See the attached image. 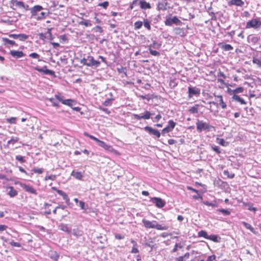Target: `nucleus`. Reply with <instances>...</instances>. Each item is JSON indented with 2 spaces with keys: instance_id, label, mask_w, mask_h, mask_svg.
<instances>
[{
  "instance_id": "ea45409f",
  "label": "nucleus",
  "mask_w": 261,
  "mask_h": 261,
  "mask_svg": "<svg viewBox=\"0 0 261 261\" xmlns=\"http://www.w3.org/2000/svg\"><path fill=\"white\" fill-rule=\"evenodd\" d=\"M79 24L81 25H84L86 27H90L92 25L90 20H89L83 19L82 21L79 22Z\"/></svg>"
},
{
  "instance_id": "7ed1b4c3",
  "label": "nucleus",
  "mask_w": 261,
  "mask_h": 261,
  "mask_svg": "<svg viewBox=\"0 0 261 261\" xmlns=\"http://www.w3.org/2000/svg\"><path fill=\"white\" fill-rule=\"evenodd\" d=\"M261 27V21L259 18L252 19L246 23V28H254V29H259Z\"/></svg>"
},
{
  "instance_id": "0e129e2a",
  "label": "nucleus",
  "mask_w": 261,
  "mask_h": 261,
  "mask_svg": "<svg viewBox=\"0 0 261 261\" xmlns=\"http://www.w3.org/2000/svg\"><path fill=\"white\" fill-rule=\"evenodd\" d=\"M62 196L63 197V199L65 201V202L67 203H68L69 201V198L67 194L64 192Z\"/></svg>"
},
{
  "instance_id": "bb28decb",
  "label": "nucleus",
  "mask_w": 261,
  "mask_h": 261,
  "mask_svg": "<svg viewBox=\"0 0 261 261\" xmlns=\"http://www.w3.org/2000/svg\"><path fill=\"white\" fill-rule=\"evenodd\" d=\"M215 98L219 99V105L223 109H225L227 107L226 104L224 102L223 97L222 95H215Z\"/></svg>"
},
{
  "instance_id": "49530a36",
  "label": "nucleus",
  "mask_w": 261,
  "mask_h": 261,
  "mask_svg": "<svg viewBox=\"0 0 261 261\" xmlns=\"http://www.w3.org/2000/svg\"><path fill=\"white\" fill-rule=\"evenodd\" d=\"M29 35L24 34H18V39L20 41H24L28 39Z\"/></svg>"
},
{
  "instance_id": "13d9d810",
  "label": "nucleus",
  "mask_w": 261,
  "mask_h": 261,
  "mask_svg": "<svg viewBox=\"0 0 261 261\" xmlns=\"http://www.w3.org/2000/svg\"><path fill=\"white\" fill-rule=\"evenodd\" d=\"M211 147H212V150H214V151H215L218 154H219L221 153V151L218 146H216V145H212Z\"/></svg>"
},
{
  "instance_id": "c9c22d12",
  "label": "nucleus",
  "mask_w": 261,
  "mask_h": 261,
  "mask_svg": "<svg viewBox=\"0 0 261 261\" xmlns=\"http://www.w3.org/2000/svg\"><path fill=\"white\" fill-rule=\"evenodd\" d=\"M143 24L145 28H146L148 30H151V25L150 22L147 19H144Z\"/></svg>"
},
{
  "instance_id": "69168bd1",
  "label": "nucleus",
  "mask_w": 261,
  "mask_h": 261,
  "mask_svg": "<svg viewBox=\"0 0 261 261\" xmlns=\"http://www.w3.org/2000/svg\"><path fill=\"white\" fill-rule=\"evenodd\" d=\"M181 248L182 247V246L180 245H179L177 243H176L175 245H174V247L172 251V252H175L177 251V248Z\"/></svg>"
},
{
  "instance_id": "9d476101",
  "label": "nucleus",
  "mask_w": 261,
  "mask_h": 261,
  "mask_svg": "<svg viewBox=\"0 0 261 261\" xmlns=\"http://www.w3.org/2000/svg\"><path fill=\"white\" fill-rule=\"evenodd\" d=\"M55 97L56 99H57L59 101L61 102L63 104L67 105L68 106L71 107L72 105V103L73 102V101L72 99H64L63 98L62 96H61L60 95L58 94L55 95Z\"/></svg>"
},
{
  "instance_id": "a878e982",
  "label": "nucleus",
  "mask_w": 261,
  "mask_h": 261,
  "mask_svg": "<svg viewBox=\"0 0 261 261\" xmlns=\"http://www.w3.org/2000/svg\"><path fill=\"white\" fill-rule=\"evenodd\" d=\"M154 228L156 229L157 230H166L169 228V226L166 225L159 224L155 221Z\"/></svg>"
},
{
  "instance_id": "aec40b11",
  "label": "nucleus",
  "mask_w": 261,
  "mask_h": 261,
  "mask_svg": "<svg viewBox=\"0 0 261 261\" xmlns=\"http://www.w3.org/2000/svg\"><path fill=\"white\" fill-rule=\"evenodd\" d=\"M228 5L242 7L244 5V2L242 0H231L228 2Z\"/></svg>"
},
{
  "instance_id": "e2e57ef3",
  "label": "nucleus",
  "mask_w": 261,
  "mask_h": 261,
  "mask_svg": "<svg viewBox=\"0 0 261 261\" xmlns=\"http://www.w3.org/2000/svg\"><path fill=\"white\" fill-rule=\"evenodd\" d=\"M16 119V117H11L7 119V121L11 124H14L15 123Z\"/></svg>"
},
{
  "instance_id": "5701e85b",
  "label": "nucleus",
  "mask_w": 261,
  "mask_h": 261,
  "mask_svg": "<svg viewBox=\"0 0 261 261\" xmlns=\"http://www.w3.org/2000/svg\"><path fill=\"white\" fill-rule=\"evenodd\" d=\"M176 125V123L173 120H169L168 122V125L166 127L168 131L171 132L174 128Z\"/></svg>"
},
{
  "instance_id": "423d86ee",
  "label": "nucleus",
  "mask_w": 261,
  "mask_h": 261,
  "mask_svg": "<svg viewBox=\"0 0 261 261\" xmlns=\"http://www.w3.org/2000/svg\"><path fill=\"white\" fill-rule=\"evenodd\" d=\"M100 64V62L94 60V58L92 56H87V63H86V66L89 67H98L99 66Z\"/></svg>"
},
{
  "instance_id": "4c0bfd02",
  "label": "nucleus",
  "mask_w": 261,
  "mask_h": 261,
  "mask_svg": "<svg viewBox=\"0 0 261 261\" xmlns=\"http://www.w3.org/2000/svg\"><path fill=\"white\" fill-rule=\"evenodd\" d=\"M114 100L113 97H109L107 98L103 102V105L105 106H110L112 104V101Z\"/></svg>"
},
{
  "instance_id": "338daca9",
  "label": "nucleus",
  "mask_w": 261,
  "mask_h": 261,
  "mask_svg": "<svg viewBox=\"0 0 261 261\" xmlns=\"http://www.w3.org/2000/svg\"><path fill=\"white\" fill-rule=\"evenodd\" d=\"M38 36H39V39L43 41H44L45 40V39L47 38L46 35L42 33H39L38 34Z\"/></svg>"
},
{
  "instance_id": "f704fd0d",
  "label": "nucleus",
  "mask_w": 261,
  "mask_h": 261,
  "mask_svg": "<svg viewBox=\"0 0 261 261\" xmlns=\"http://www.w3.org/2000/svg\"><path fill=\"white\" fill-rule=\"evenodd\" d=\"M79 206L81 210H83L84 212H86L88 207V205L86 204L85 202L81 200L79 201Z\"/></svg>"
},
{
  "instance_id": "4468645a",
  "label": "nucleus",
  "mask_w": 261,
  "mask_h": 261,
  "mask_svg": "<svg viewBox=\"0 0 261 261\" xmlns=\"http://www.w3.org/2000/svg\"><path fill=\"white\" fill-rule=\"evenodd\" d=\"M168 3L167 0H163V2H159L157 4L156 9L158 10L165 11L167 10V6Z\"/></svg>"
},
{
  "instance_id": "f8f14e48",
  "label": "nucleus",
  "mask_w": 261,
  "mask_h": 261,
  "mask_svg": "<svg viewBox=\"0 0 261 261\" xmlns=\"http://www.w3.org/2000/svg\"><path fill=\"white\" fill-rule=\"evenodd\" d=\"M58 227L59 229L69 234L71 233V228L67 224L64 223H60Z\"/></svg>"
},
{
  "instance_id": "8fccbe9b",
  "label": "nucleus",
  "mask_w": 261,
  "mask_h": 261,
  "mask_svg": "<svg viewBox=\"0 0 261 261\" xmlns=\"http://www.w3.org/2000/svg\"><path fill=\"white\" fill-rule=\"evenodd\" d=\"M15 159L20 162L21 163H23L25 162V160L24 159V157L20 155H17L15 156Z\"/></svg>"
},
{
  "instance_id": "473e14b6",
  "label": "nucleus",
  "mask_w": 261,
  "mask_h": 261,
  "mask_svg": "<svg viewBox=\"0 0 261 261\" xmlns=\"http://www.w3.org/2000/svg\"><path fill=\"white\" fill-rule=\"evenodd\" d=\"M221 47L225 51H229L233 49V47L228 44H222Z\"/></svg>"
},
{
  "instance_id": "f03ea898",
  "label": "nucleus",
  "mask_w": 261,
  "mask_h": 261,
  "mask_svg": "<svg viewBox=\"0 0 261 261\" xmlns=\"http://www.w3.org/2000/svg\"><path fill=\"white\" fill-rule=\"evenodd\" d=\"M196 124L198 132H201L204 130L211 131L212 128H214V127L210 123H205L202 120H197Z\"/></svg>"
},
{
  "instance_id": "79ce46f5",
  "label": "nucleus",
  "mask_w": 261,
  "mask_h": 261,
  "mask_svg": "<svg viewBox=\"0 0 261 261\" xmlns=\"http://www.w3.org/2000/svg\"><path fill=\"white\" fill-rule=\"evenodd\" d=\"M198 236L199 237H203L206 239H208V235L207 233L204 230H200L198 233Z\"/></svg>"
},
{
  "instance_id": "774afa93",
  "label": "nucleus",
  "mask_w": 261,
  "mask_h": 261,
  "mask_svg": "<svg viewBox=\"0 0 261 261\" xmlns=\"http://www.w3.org/2000/svg\"><path fill=\"white\" fill-rule=\"evenodd\" d=\"M49 100L52 103V105L54 107H58L59 103L55 101V99L53 98H50L49 99Z\"/></svg>"
},
{
  "instance_id": "a19ab883",
  "label": "nucleus",
  "mask_w": 261,
  "mask_h": 261,
  "mask_svg": "<svg viewBox=\"0 0 261 261\" xmlns=\"http://www.w3.org/2000/svg\"><path fill=\"white\" fill-rule=\"evenodd\" d=\"M52 29H53L52 28H47V33H46V35H47L46 36H47V38H48L50 40H52L54 38V37L53 36L52 33H51Z\"/></svg>"
},
{
  "instance_id": "7c9ffc66",
  "label": "nucleus",
  "mask_w": 261,
  "mask_h": 261,
  "mask_svg": "<svg viewBox=\"0 0 261 261\" xmlns=\"http://www.w3.org/2000/svg\"><path fill=\"white\" fill-rule=\"evenodd\" d=\"M9 189L8 194L11 197H13L17 195V191L13 187H10Z\"/></svg>"
},
{
  "instance_id": "c03bdc74",
  "label": "nucleus",
  "mask_w": 261,
  "mask_h": 261,
  "mask_svg": "<svg viewBox=\"0 0 261 261\" xmlns=\"http://www.w3.org/2000/svg\"><path fill=\"white\" fill-rule=\"evenodd\" d=\"M29 57H30L32 58H34V59H37L38 62H40L42 61V60L41 59H40V55L36 53H33L30 54L29 55Z\"/></svg>"
},
{
  "instance_id": "4d7b16f0",
  "label": "nucleus",
  "mask_w": 261,
  "mask_h": 261,
  "mask_svg": "<svg viewBox=\"0 0 261 261\" xmlns=\"http://www.w3.org/2000/svg\"><path fill=\"white\" fill-rule=\"evenodd\" d=\"M56 178V176L55 175H50L49 176H46L44 178L45 180H47L50 179L51 180H55Z\"/></svg>"
},
{
  "instance_id": "9b49d317",
  "label": "nucleus",
  "mask_w": 261,
  "mask_h": 261,
  "mask_svg": "<svg viewBox=\"0 0 261 261\" xmlns=\"http://www.w3.org/2000/svg\"><path fill=\"white\" fill-rule=\"evenodd\" d=\"M21 188H23V189H24L25 191H27L29 193H32V194H35V195L37 194V192L36 190L31 186L26 185L24 184H21Z\"/></svg>"
},
{
  "instance_id": "c85d7f7f",
  "label": "nucleus",
  "mask_w": 261,
  "mask_h": 261,
  "mask_svg": "<svg viewBox=\"0 0 261 261\" xmlns=\"http://www.w3.org/2000/svg\"><path fill=\"white\" fill-rule=\"evenodd\" d=\"M71 175L77 179H81L83 177L82 173L81 172L73 171Z\"/></svg>"
},
{
  "instance_id": "39448f33",
  "label": "nucleus",
  "mask_w": 261,
  "mask_h": 261,
  "mask_svg": "<svg viewBox=\"0 0 261 261\" xmlns=\"http://www.w3.org/2000/svg\"><path fill=\"white\" fill-rule=\"evenodd\" d=\"M152 114H153L151 113L149 111H148L146 110L144 112V113H143L142 114L138 115V114H133L132 116L134 119H137V120H139L142 119H145V120L149 119H150V116Z\"/></svg>"
},
{
  "instance_id": "680f3d73",
  "label": "nucleus",
  "mask_w": 261,
  "mask_h": 261,
  "mask_svg": "<svg viewBox=\"0 0 261 261\" xmlns=\"http://www.w3.org/2000/svg\"><path fill=\"white\" fill-rule=\"evenodd\" d=\"M10 244L14 247H21V245L19 243L15 242L14 241H12L10 242Z\"/></svg>"
},
{
  "instance_id": "6ab92c4d",
  "label": "nucleus",
  "mask_w": 261,
  "mask_h": 261,
  "mask_svg": "<svg viewBox=\"0 0 261 261\" xmlns=\"http://www.w3.org/2000/svg\"><path fill=\"white\" fill-rule=\"evenodd\" d=\"M139 5L142 9H149L151 8L150 4L145 1L140 0Z\"/></svg>"
},
{
  "instance_id": "b1692460",
  "label": "nucleus",
  "mask_w": 261,
  "mask_h": 261,
  "mask_svg": "<svg viewBox=\"0 0 261 261\" xmlns=\"http://www.w3.org/2000/svg\"><path fill=\"white\" fill-rule=\"evenodd\" d=\"M71 233L73 236H75L77 238L81 237L83 234V231L80 230L78 228H74L72 229V230H71Z\"/></svg>"
},
{
  "instance_id": "f3484780",
  "label": "nucleus",
  "mask_w": 261,
  "mask_h": 261,
  "mask_svg": "<svg viewBox=\"0 0 261 261\" xmlns=\"http://www.w3.org/2000/svg\"><path fill=\"white\" fill-rule=\"evenodd\" d=\"M48 256L50 258L54 260L55 261H57L59 258V254L55 251L50 250L48 252Z\"/></svg>"
},
{
  "instance_id": "1a4fd4ad",
  "label": "nucleus",
  "mask_w": 261,
  "mask_h": 261,
  "mask_svg": "<svg viewBox=\"0 0 261 261\" xmlns=\"http://www.w3.org/2000/svg\"><path fill=\"white\" fill-rule=\"evenodd\" d=\"M144 130L148 132L149 135L154 136L157 138H160L161 136V133L158 130L154 129L150 126H145L144 127Z\"/></svg>"
},
{
  "instance_id": "e433bc0d",
  "label": "nucleus",
  "mask_w": 261,
  "mask_h": 261,
  "mask_svg": "<svg viewBox=\"0 0 261 261\" xmlns=\"http://www.w3.org/2000/svg\"><path fill=\"white\" fill-rule=\"evenodd\" d=\"M242 224L246 227V228L249 229L251 232L255 233V232L254 230V228L252 227V226L250 224L246 222H242Z\"/></svg>"
},
{
  "instance_id": "2f4dec72",
  "label": "nucleus",
  "mask_w": 261,
  "mask_h": 261,
  "mask_svg": "<svg viewBox=\"0 0 261 261\" xmlns=\"http://www.w3.org/2000/svg\"><path fill=\"white\" fill-rule=\"evenodd\" d=\"M131 242L133 244V246L131 252L133 253H137L139 252V250L137 248V244L136 241L133 240H131Z\"/></svg>"
},
{
  "instance_id": "412c9836",
  "label": "nucleus",
  "mask_w": 261,
  "mask_h": 261,
  "mask_svg": "<svg viewBox=\"0 0 261 261\" xmlns=\"http://www.w3.org/2000/svg\"><path fill=\"white\" fill-rule=\"evenodd\" d=\"M35 69L39 72H43L45 74L53 75L55 73V72L54 71L47 69L44 70L42 68L35 67Z\"/></svg>"
},
{
  "instance_id": "052dcab7",
  "label": "nucleus",
  "mask_w": 261,
  "mask_h": 261,
  "mask_svg": "<svg viewBox=\"0 0 261 261\" xmlns=\"http://www.w3.org/2000/svg\"><path fill=\"white\" fill-rule=\"evenodd\" d=\"M252 62L254 64H257L259 66H261V61L260 59L256 58H253Z\"/></svg>"
},
{
  "instance_id": "58836bf2",
  "label": "nucleus",
  "mask_w": 261,
  "mask_h": 261,
  "mask_svg": "<svg viewBox=\"0 0 261 261\" xmlns=\"http://www.w3.org/2000/svg\"><path fill=\"white\" fill-rule=\"evenodd\" d=\"M18 140H19V138L18 137H12L11 139L8 141L7 143H8V144L14 145L15 143L17 142L18 141Z\"/></svg>"
},
{
  "instance_id": "cd10ccee",
  "label": "nucleus",
  "mask_w": 261,
  "mask_h": 261,
  "mask_svg": "<svg viewBox=\"0 0 261 261\" xmlns=\"http://www.w3.org/2000/svg\"><path fill=\"white\" fill-rule=\"evenodd\" d=\"M3 41L5 43V45H10L11 46L15 45L17 46V44L13 40H10L7 38H3Z\"/></svg>"
},
{
  "instance_id": "a18cd8bd",
  "label": "nucleus",
  "mask_w": 261,
  "mask_h": 261,
  "mask_svg": "<svg viewBox=\"0 0 261 261\" xmlns=\"http://www.w3.org/2000/svg\"><path fill=\"white\" fill-rule=\"evenodd\" d=\"M143 25V22L141 21H137L134 23L135 30H139L141 29Z\"/></svg>"
},
{
  "instance_id": "a211bd4d",
  "label": "nucleus",
  "mask_w": 261,
  "mask_h": 261,
  "mask_svg": "<svg viewBox=\"0 0 261 261\" xmlns=\"http://www.w3.org/2000/svg\"><path fill=\"white\" fill-rule=\"evenodd\" d=\"M97 143L99 146L103 148L106 150L112 151L113 149L111 146L107 144L105 142L100 140Z\"/></svg>"
},
{
  "instance_id": "09e8293b",
  "label": "nucleus",
  "mask_w": 261,
  "mask_h": 261,
  "mask_svg": "<svg viewBox=\"0 0 261 261\" xmlns=\"http://www.w3.org/2000/svg\"><path fill=\"white\" fill-rule=\"evenodd\" d=\"M84 135L85 136H87V137H88L89 138H90L92 140H93L94 141H95L97 143H98V142L99 141V139H97V138L95 137L94 136H92V135H91L90 134H89L87 132H85L84 133Z\"/></svg>"
},
{
  "instance_id": "2eb2a0df",
  "label": "nucleus",
  "mask_w": 261,
  "mask_h": 261,
  "mask_svg": "<svg viewBox=\"0 0 261 261\" xmlns=\"http://www.w3.org/2000/svg\"><path fill=\"white\" fill-rule=\"evenodd\" d=\"M142 222L145 228H154L155 221H150L146 219H143Z\"/></svg>"
},
{
  "instance_id": "393cba45",
  "label": "nucleus",
  "mask_w": 261,
  "mask_h": 261,
  "mask_svg": "<svg viewBox=\"0 0 261 261\" xmlns=\"http://www.w3.org/2000/svg\"><path fill=\"white\" fill-rule=\"evenodd\" d=\"M232 99L233 100L239 102L242 105H245L246 103V101L242 98L237 94H234L232 97Z\"/></svg>"
},
{
  "instance_id": "20e7f679",
  "label": "nucleus",
  "mask_w": 261,
  "mask_h": 261,
  "mask_svg": "<svg viewBox=\"0 0 261 261\" xmlns=\"http://www.w3.org/2000/svg\"><path fill=\"white\" fill-rule=\"evenodd\" d=\"M165 24L167 26H171L173 24L180 25L182 22L177 18V16H173L172 18L167 17L165 21Z\"/></svg>"
},
{
  "instance_id": "ddd939ff",
  "label": "nucleus",
  "mask_w": 261,
  "mask_h": 261,
  "mask_svg": "<svg viewBox=\"0 0 261 261\" xmlns=\"http://www.w3.org/2000/svg\"><path fill=\"white\" fill-rule=\"evenodd\" d=\"M11 7L13 10H16L17 8H22L24 7V3L21 1H18L17 0H12L11 1Z\"/></svg>"
},
{
  "instance_id": "6e6552de",
  "label": "nucleus",
  "mask_w": 261,
  "mask_h": 261,
  "mask_svg": "<svg viewBox=\"0 0 261 261\" xmlns=\"http://www.w3.org/2000/svg\"><path fill=\"white\" fill-rule=\"evenodd\" d=\"M188 97L191 98L193 95L199 96L200 93L199 89L196 87H188Z\"/></svg>"
},
{
  "instance_id": "f257e3e1",
  "label": "nucleus",
  "mask_w": 261,
  "mask_h": 261,
  "mask_svg": "<svg viewBox=\"0 0 261 261\" xmlns=\"http://www.w3.org/2000/svg\"><path fill=\"white\" fill-rule=\"evenodd\" d=\"M22 8L25 10H30L31 13V17L35 18L37 20L44 19L46 15V13L44 12H41L39 14L38 13V12H40L43 9V7L40 5H36L33 8L29 9V6L28 5H25L24 4V7H22Z\"/></svg>"
},
{
  "instance_id": "0eeeda50",
  "label": "nucleus",
  "mask_w": 261,
  "mask_h": 261,
  "mask_svg": "<svg viewBox=\"0 0 261 261\" xmlns=\"http://www.w3.org/2000/svg\"><path fill=\"white\" fill-rule=\"evenodd\" d=\"M150 201L159 208H162L165 205L166 202L161 198L152 197Z\"/></svg>"
},
{
  "instance_id": "37998d69",
  "label": "nucleus",
  "mask_w": 261,
  "mask_h": 261,
  "mask_svg": "<svg viewBox=\"0 0 261 261\" xmlns=\"http://www.w3.org/2000/svg\"><path fill=\"white\" fill-rule=\"evenodd\" d=\"M174 32L176 35H179L180 36H183L184 34V30L182 29L179 28H175Z\"/></svg>"
},
{
  "instance_id": "de8ad7c7",
  "label": "nucleus",
  "mask_w": 261,
  "mask_h": 261,
  "mask_svg": "<svg viewBox=\"0 0 261 261\" xmlns=\"http://www.w3.org/2000/svg\"><path fill=\"white\" fill-rule=\"evenodd\" d=\"M218 140H219L218 143L223 146H227L229 144V143L223 139H218Z\"/></svg>"
},
{
  "instance_id": "4be33fe9",
  "label": "nucleus",
  "mask_w": 261,
  "mask_h": 261,
  "mask_svg": "<svg viewBox=\"0 0 261 261\" xmlns=\"http://www.w3.org/2000/svg\"><path fill=\"white\" fill-rule=\"evenodd\" d=\"M243 91L244 88L242 87L237 88L236 89L233 90L228 89L229 94L232 95H233L234 94H236L237 93H242Z\"/></svg>"
},
{
  "instance_id": "dca6fc26",
  "label": "nucleus",
  "mask_w": 261,
  "mask_h": 261,
  "mask_svg": "<svg viewBox=\"0 0 261 261\" xmlns=\"http://www.w3.org/2000/svg\"><path fill=\"white\" fill-rule=\"evenodd\" d=\"M10 55L16 59L20 58L24 56V54L22 51L12 50L10 51Z\"/></svg>"
},
{
  "instance_id": "72a5a7b5",
  "label": "nucleus",
  "mask_w": 261,
  "mask_h": 261,
  "mask_svg": "<svg viewBox=\"0 0 261 261\" xmlns=\"http://www.w3.org/2000/svg\"><path fill=\"white\" fill-rule=\"evenodd\" d=\"M220 239V237H219L217 235L211 234L208 236L207 239L213 241L215 242H218Z\"/></svg>"
},
{
  "instance_id": "6e6d98bb",
  "label": "nucleus",
  "mask_w": 261,
  "mask_h": 261,
  "mask_svg": "<svg viewBox=\"0 0 261 261\" xmlns=\"http://www.w3.org/2000/svg\"><path fill=\"white\" fill-rule=\"evenodd\" d=\"M216 259V256L215 255H212L208 256L206 260H204V259H200L198 261H214Z\"/></svg>"
},
{
  "instance_id": "c756f323",
  "label": "nucleus",
  "mask_w": 261,
  "mask_h": 261,
  "mask_svg": "<svg viewBox=\"0 0 261 261\" xmlns=\"http://www.w3.org/2000/svg\"><path fill=\"white\" fill-rule=\"evenodd\" d=\"M199 105L196 104L192 107H191L188 111L191 114H196L198 112Z\"/></svg>"
},
{
  "instance_id": "5fc2aeb1",
  "label": "nucleus",
  "mask_w": 261,
  "mask_h": 261,
  "mask_svg": "<svg viewBox=\"0 0 261 261\" xmlns=\"http://www.w3.org/2000/svg\"><path fill=\"white\" fill-rule=\"evenodd\" d=\"M109 5V3L108 1H105L102 3L98 4V6L103 7L105 9H107Z\"/></svg>"
},
{
  "instance_id": "3c124183",
  "label": "nucleus",
  "mask_w": 261,
  "mask_h": 261,
  "mask_svg": "<svg viewBox=\"0 0 261 261\" xmlns=\"http://www.w3.org/2000/svg\"><path fill=\"white\" fill-rule=\"evenodd\" d=\"M223 173L229 178H233L234 177V174L232 173H229L228 170H224Z\"/></svg>"
},
{
  "instance_id": "bf43d9fd",
  "label": "nucleus",
  "mask_w": 261,
  "mask_h": 261,
  "mask_svg": "<svg viewBox=\"0 0 261 261\" xmlns=\"http://www.w3.org/2000/svg\"><path fill=\"white\" fill-rule=\"evenodd\" d=\"M203 203L207 206H211L212 207H216L217 206L216 203L210 202L208 201H204L203 202Z\"/></svg>"
},
{
  "instance_id": "603ef678",
  "label": "nucleus",
  "mask_w": 261,
  "mask_h": 261,
  "mask_svg": "<svg viewBox=\"0 0 261 261\" xmlns=\"http://www.w3.org/2000/svg\"><path fill=\"white\" fill-rule=\"evenodd\" d=\"M217 211L222 213L224 215H229L230 214V212L228 210L223 208L218 209Z\"/></svg>"
},
{
  "instance_id": "864d4df0",
  "label": "nucleus",
  "mask_w": 261,
  "mask_h": 261,
  "mask_svg": "<svg viewBox=\"0 0 261 261\" xmlns=\"http://www.w3.org/2000/svg\"><path fill=\"white\" fill-rule=\"evenodd\" d=\"M149 50L150 54L154 56H159L160 55L159 52L152 49L151 48H149Z\"/></svg>"
}]
</instances>
